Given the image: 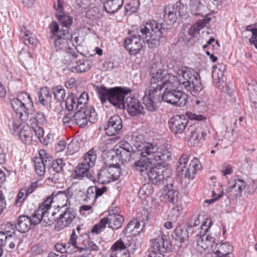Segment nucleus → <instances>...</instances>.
Segmentation results:
<instances>
[{"instance_id": "7ed1b4c3", "label": "nucleus", "mask_w": 257, "mask_h": 257, "mask_svg": "<svg viewBox=\"0 0 257 257\" xmlns=\"http://www.w3.org/2000/svg\"><path fill=\"white\" fill-rule=\"evenodd\" d=\"M96 90L98 98L102 104L108 101L117 108L125 109V100L132 92L130 88L121 87H115L107 88L104 86H97Z\"/></svg>"}, {"instance_id": "a19ab883", "label": "nucleus", "mask_w": 257, "mask_h": 257, "mask_svg": "<svg viewBox=\"0 0 257 257\" xmlns=\"http://www.w3.org/2000/svg\"><path fill=\"white\" fill-rule=\"evenodd\" d=\"M65 106L69 111L80 109V105L77 104V97L74 93L68 94L65 100Z\"/></svg>"}, {"instance_id": "e2e57ef3", "label": "nucleus", "mask_w": 257, "mask_h": 257, "mask_svg": "<svg viewBox=\"0 0 257 257\" xmlns=\"http://www.w3.org/2000/svg\"><path fill=\"white\" fill-rule=\"evenodd\" d=\"M79 149V146L78 142L71 141L68 145L67 152L69 155H72L77 152Z\"/></svg>"}, {"instance_id": "a211bd4d", "label": "nucleus", "mask_w": 257, "mask_h": 257, "mask_svg": "<svg viewBox=\"0 0 257 257\" xmlns=\"http://www.w3.org/2000/svg\"><path fill=\"white\" fill-rule=\"evenodd\" d=\"M52 161V157L45 150H41L39 151V157H35L34 159L35 169L37 174L40 176L44 175L46 169L50 168Z\"/></svg>"}, {"instance_id": "2eb2a0df", "label": "nucleus", "mask_w": 257, "mask_h": 257, "mask_svg": "<svg viewBox=\"0 0 257 257\" xmlns=\"http://www.w3.org/2000/svg\"><path fill=\"white\" fill-rule=\"evenodd\" d=\"M164 198L167 199L169 203V206L172 205L174 206L172 208V212L177 217L180 214V211L182 210L181 207L178 205L179 202V192L174 188L172 184H168L164 186Z\"/></svg>"}, {"instance_id": "c756f323", "label": "nucleus", "mask_w": 257, "mask_h": 257, "mask_svg": "<svg viewBox=\"0 0 257 257\" xmlns=\"http://www.w3.org/2000/svg\"><path fill=\"white\" fill-rule=\"evenodd\" d=\"M189 6L191 13L194 16L204 17L208 14L207 7L200 0H190Z\"/></svg>"}, {"instance_id": "6ab92c4d", "label": "nucleus", "mask_w": 257, "mask_h": 257, "mask_svg": "<svg viewBox=\"0 0 257 257\" xmlns=\"http://www.w3.org/2000/svg\"><path fill=\"white\" fill-rule=\"evenodd\" d=\"M143 100L146 108L149 111L154 112L158 109L157 103L161 101V92L156 93L155 91L147 89Z\"/></svg>"}, {"instance_id": "f257e3e1", "label": "nucleus", "mask_w": 257, "mask_h": 257, "mask_svg": "<svg viewBox=\"0 0 257 257\" xmlns=\"http://www.w3.org/2000/svg\"><path fill=\"white\" fill-rule=\"evenodd\" d=\"M138 153L142 158H146L150 164L157 162V165L149 168L147 175L152 184L156 185L163 184L164 173L166 171L165 162L170 160L172 156L171 145L164 144L158 146L156 144L146 142L139 146Z\"/></svg>"}, {"instance_id": "4be33fe9", "label": "nucleus", "mask_w": 257, "mask_h": 257, "mask_svg": "<svg viewBox=\"0 0 257 257\" xmlns=\"http://www.w3.org/2000/svg\"><path fill=\"white\" fill-rule=\"evenodd\" d=\"M77 238V235L75 231L73 230L68 242L67 243H57L55 246V248L61 253L66 252L72 254L75 252L78 247Z\"/></svg>"}, {"instance_id": "e433bc0d", "label": "nucleus", "mask_w": 257, "mask_h": 257, "mask_svg": "<svg viewBox=\"0 0 257 257\" xmlns=\"http://www.w3.org/2000/svg\"><path fill=\"white\" fill-rule=\"evenodd\" d=\"M187 82L190 83V90L195 92H200L203 89V86L200 80L199 74L194 71L192 77L190 76L187 78Z\"/></svg>"}, {"instance_id": "0e129e2a", "label": "nucleus", "mask_w": 257, "mask_h": 257, "mask_svg": "<svg viewBox=\"0 0 257 257\" xmlns=\"http://www.w3.org/2000/svg\"><path fill=\"white\" fill-rule=\"evenodd\" d=\"M200 215H193L190 218L189 221L187 223L188 228L196 227L200 224L199 219Z\"/></svg>"}, {"instance_id": "864d4df0", "label": "nucleus", "mask_w": 257, "mask_h": 257, "mask_svg": "<svg viewBox=\"0 0 257 257\" xmlns=\"http://www.w3.org/2000/svg\"><path fill=\"white\" fill-rule=\"evenodd\" d=\"M79 252H82L83 250H90V251H98L99 247L92 241H88L87 244L84 243L83 246H79L77 248Z\"/></svg>"}, {"instance_id": "de8ad7c7", "label": "nucleus", "mask_w": 257, "mask_h": 257, "mask_svg": "<svg viewBox=\"0 0 257 257\" xmlns=\"http://www.w3.org/2000/svg\"><path fill=\"white\" fill-rule=\"evenodd\" d=\"M52 90L55 99L57 102H61L64 100L66 95V91L62 86L60 85L54 86L53 87Z\"/></svg>"}, {"instance_id": "8fccbe9b", "label": "nucleus", "mask_w": 257, "mask_h": 257, "mask_svg": "<svg viewBox=\"0 0 257 257\" xmlns=\"http://www.w3.org/2000/svg\"><path fill=\"white\" fill-rule=\"evenodd\" d=\"M248 90L250 101L253 106L257 108V84H249Z\"/></svg>"}, {"instance_id": "6e6552de", "label": "nucleus", "mask_w": 257, "mask_h": 257, "mask_svg": "<svg viewBox=\"0 0 257 257\" xmlns=\"http://www.w3.org/2000/svg\"><path fill=\"white\" fill-rule=\"evenodd\" d=\"M190 157V154L188 152L182 155L177 162V173L182 178L184 177L188 180H192L197 171L200 170L202 167L200 161L196 157L189 162Z\"/></svg>"}, {"instance_id": "ea45409f", "label": "nucleus", "mask_w": 257, "mask_h": 257, "mask_svg": "<svg viewBox=\"0 0 257 257\" xmlns=\"http://www.w3.org/2000/svg\"><path fill=\"white\" fill-rule=\"evenodd\" d=\"M121 162L116 151L112 150L107 153L104 158L105 166H119V162Z\"/></svg>"}, {"instance_id": "37998d69", "label": "nucleus", "mask_w": 257, "mask_h": 257, "mask_svg": "<svg viewBox=\"0 0 257 257\" xmlns=\"http://www.w3.org/2000/svg\"><path fill=\"white\" fill-rule=\"evenodd\" d=\"M217 244V248L214 249V252L217 256L218 255H231V251L232 250V247L227 243H222L218 246Z\"/></svg>"}, {"instance_id": "5fc2aeb1", "label": "nucleus", "mask_w": 257, "mask_h": 257, "mask_svg": "<svg viewBox=\"0 0 257 257\" xmlns=\"http://www.w3.org/2000/svg\"><path fill=\"white\" fill-rule=\"evenodd\" d=\"M139 6V0H130L129 2L125 6V9L126 12H130L131 13H135Z\"/></svg>"}, {"instance_id": "3c124183", "label": "nucleus", "mask_w": 257, "mask_h": 257, "mask_svg": "<svg viewBox=\"0 0 257 257\" xmlns=\"http://www.w3.org/2000/svg\"><path fill=\"white\" fill-rule=\"evenodd\" d=\"M188 135L189 136V140L191 141H197L198 139L197 135L199 133H201V128L197 127L195 125H191L186 132Z\"/></svg>"}, {"instance_id": "7c9ffc66", "label": "nucleus", "mask_w": 257, "mask_h": 257, "mask_svg": "<svg viewBox=\"0 0 257 257\" xmlns=\"http://www.w3.org/2000/svg\"><path fill=\"white\" fill-rule=\"evenodd\" d=\"M65 164L63 162L62 159H58L55 161L52 158V161L51 162L50 168L49 179H51L52 181L55 182L58 179V174L60 173L64 172V167Z\"/></svg>"}, {"instance_id": "49530a36", "label": "nucleus", "mask_w": 257, "mask_h": 257, "mask_svg": "<svg viewBox=\"0 0 257 257\" xmlns=\"http://www.w3.org/2000/svg\"><path fill=\"white\" fill-rule=\"evenodd\" d=\"M212 221L211 218H206L205 221H204L201 225V226L196 229L195 230H192L191 233V235H194V234H196V236H198L199 233H206L208 231L209 228L212 225Z\"/></svg>"}, {"instance_id": "2f4dec72", "label": "nucleus", "mask_w": 257, "mask_h": 257, "mask_svg": "<svg viewBox=\"0 0 257 257\" xmlns=\"http://www.w3.org/2000/svg\"><path fill=\"white\" fill-rule=\"evenodd\" d=\"M126 247L121 239L117 240L111 247L110 257H130V253L125 249Z\"/></svg>"}, {"instance_id": "a18cd8bd", "label": "nucleus", "mask_w": 257, "mask_h": 257, "mask_svg": "<svg viewBox=\"0 0 257 257\" xmlns=\"http://www.w3.org/2000/svg\"><path fill=\"white\" fill-rule=\"evenodd\" d=\"M225 66L223 64H219L213 71L212 76L216 84H219L223 79L224 71Z\"/></svg>"}, {"instance_id": "dca6fc26", "label": "nucleus", "mask_w": 257, "mask_h": 257, "mask_svg": "<svg viewBox=\"0 0 257 257\" xmlns=\"http://www.w3.org/2000/svg\"><path fill=\"white\" fill-rule=\"evenodd\" d=\"M193 237H197V249L202 252L207 251L211 252L214 251V249L217 248V243L215 242V238L206 233H199L198 236H196V234H194Z\"/></svg>"}, {"instance_id": "4d7b16f0", "label": "nucleus", "mask_w": 257, "mask_h": 257, "mask_svg": "<svg viewBox=\"0 0 257 257\" xmlns=\"http://www.w3.org/2000/svg\"><path fill=\"white\" fill-rule=\"evenodd\" d=\"M27 197L25 188H22L17 194L15 205L17 207L21 206Z\"/></svg>"}, {"instance_id": "393cba45", "label": "nucleus", "mask_w": 257, "mask_h": 257, "mask_svg": "<svg viewBox=\"0 0 257 257\" xmlns=\"http://www.w3.org/2000/svg\"><path fill=\"white\" fill-rule=\"evenodd\" d=\"M188 121L180 115L172 117L169 121V128L175 134H181L184 131Z\"/></svg>"}, {"instance_id": "9b49d317", "label": "nucleus", "mask_w": 257, "mask_h": 257, "mask_svg": "<svg viewBox=\"0 0 257 257\" xmlns=\"http://www.w3.org/2000/svg\"><path fill=\"white\" fill-rule=\"evenodd\" d=\"M73 192L69 188L64 191H54L51 196L47 197L43 203L39 206L41 209H43L42 211L48 216H51L52 213L53 214V217L56 214L55 212H50L51 203L56 202L58 204L57 207L60 208L61 206L65 204L67 205L68 203L70 204L69 199L72 196Z\"/></svg>"}, {"instance_id": "bf43d9fd", "label": "nucleus", "mask_w": 257, "mask_h": 257, "mask_svg": "<svg viewBox=\"0 0 257 257\" xmlns=\"http://www.w3.org/2000/svg\"><path fill=\"white\" fill-rule=\"evenodd\" d=\"M89 100L88 95L85 91L81 93L79 97H77V104L80 105V109L85 108V106Z\"/></svg>"}, {"instance_id": "412c9836", "label": "nucleus", "mask_w": 257, "mask_h": 257, "mask_svg": "<svg viewBox=\"0 0 257 257\" xmlns=\"http://www.w3.org/2000/svg\"><path fill=\"white\" fill-rule=\"evenodd\" d=\"M169 237L168 235L162 234L161 237L152 239V250L149 253L153 252L156 254H161L165 252L169 248Z\"/></svg>"}, {"instance_id": "58836bf2", "label": "nucleus", "mask_w": 257, "mask_h": 257, "mask_svg": "<svg viewBox=\"0 0 257 257\" xmlns=\"http://www.w3.org/2000/svg\"><path fill=\"white\" fill-rule=\"evenodd\" d=\"M74 122L81 127H85L88 123L87 115L86 114L85 108H81L74 114Z\"/></svg>"}, {"instance_id": "6e6d98bb", "label": "nucleus", "mask_w": 257, "mask_h": 257, "mask_svg": "<svg viewBox=\"0 0 257 257\" xmlns=\"http://www.w3.org/2000/svg\"><path fill=\"white\" fill-rule=\"evenodd\" d=\"M87 119L91 123H95L97 120V114L93 107L85 108Z\"/></svg>"}, {"instance_id": "338daca9", "label": "nucleus", "mask_w": 257, "mask_h": 257, "mask_svg": "<svg viewBox=\"0 0 257 257\" xmlns=\"http://www.w3.org/2000/svg\"><path fill=\"white\" fill-rule=\"evenodd\" d=\"M119 149L118 150H123L127 151L129 152H136V150L127 142L121 141L119 143Z\"/></svg>"}, {"instance_id": "1a4fd4ad", "label": "nucleus", "mask_w": 257, "mask_h": 257, "mask_svg": "<svg viewBox=\"0 0 257 257\" xmlns=\"http://www.w3.org/2000/svg\"><path fill=\"white\" fill-rule=\"evenodd\" d=\"M163 94L161 93V100L179 107L184 106L187 102L188 96L182 91L177 89V82L174 80L164 87Z\"/></svg>"}, {"instance_id": "9d476101", "label": "nucleus", "mask_w": 257, "mask_h": 257, "mask_svg": "<svg viewBox=\"0 0 257 257\" xmlns=\"http://www.w3.org/2000/svg\"><path fill=\"white\" fill-rule=\"evenodd\" d=\"M97 150L98 149L94 147L85 154L83 161L78 164L75 168L73 174L74 179L81 180L86 177L90 180L95 179L94 175L90 172L89 169L95 165L97 158Z\"/></svg>"}, {"instance_id": "20e7f679", "label": "nucleus", "mask_w": 257, "mask_h": 257, "mask_svg": "<svg viewBox=\"0 0 257 257\" xmlns=\"http://www.w3.org/2000/svg\"><path fill=\"white\" fill-rule=\"evenodd\" d=\"M42 210L43 209L39 207L33 213L32 218L25 215L20 216L15 224L16 228L19 232L24 233L29 230L32 225L41 223L42 226H48L53 224L56 218L53 217L54 213H52L51 216H48Z\"/></svg>"}, {"instance_id": "39448f33", "label": "nucleus", "mask_w": 257, "mask_h": 257, "mask_svg": "<svg viewBox=\"0 0 257 257\" xmlns=\"http://www.w3.org/2000/svg\"><path fill=\"white\" fill-rule=\"evenodd\" d=\"M50 29V39L53 42L54 49L56 51H65L70 55L74 52L69 46V39L72 35L68 33V30H60L59 24L53 21L49 25Z\"/></svg>"}, {"instance_id": "a878e982", "label": "nucleus", "mask_w": 257, "mask_h": 257, "mask_svg": "<svg viewBox=\"0 0 257 257\" xmlns=\"http://www.w3.org/2000/svg\"><path fill=\"white\" fill-rule=\"evenodd\" d=\"M189 233L187 230L183 229L181 227H177L172 234L173 238L176 241L175 245L179 247H183L184 244L186 245L188 242Z\"/></svg>"}, {"instance_id": "f704fd0d", "label": "nucleus", "mask_w": 257, "mask_h": 257, "mask_svg": "<svg viewBox=\"0 0 257 257\" xmlns=\"http://www.w3.org/2000/svg\"><path fill=\"white\" fill-rule=\"evenodd\" d=\"M51 100L52 95L49 88L41 87L38 92L39 102L46 107H50Z\"/></svg>"}, {"instance_id": "473e14b6", "label": "nucleus", "mask_w": 257, "mask_h": 257, "mask_svg": "<svg viewBox=\"0 0 257 257\" xmlns=\"http://www.w3.org/2000/svg\"><path fill=\"white\" fill-rule=\"evenodd\" d=\"M149 213L146 210H143L138 214L137 220L135 222L134 228L135 229V234H140L142 232L146 224L148 222Z\"/></svg>"}, {"instance_id": "603ef678", "label": "nucleus", "mask_w": 257, "mask_h": 257, "mask_svg": "<svg viewBox=\"0 0 257 257\" xmlns=\"http://www.w3.org/2000/svg\"><path fill=\"white\" fill-rule=\"evenodd\" d=\"M116 151L122 163L129 161L132 157V155L135 153L123 150L116 149Z\"/></svg>"}, {"instance_id": "72a5a7b5", "label": "nucleus", "mask_w": 257, "mask_h": 257, "mask_svg": "<svg viewBox=\"0 0 257 257\" xmlns=\"http://www.w3.org/2000/svg\"><path fill=\"white\" fill-rule=\"evenodd\" d=\"M55 16L61 26V28L60 29V30H68V33L71 34L72 32L70 28L73 24V18L64 13L62 14L56 13Z\"/></svg>"}, {"instance_id": "aec40b11", "label": "nucleus", "mask_w": 257, "mask_h": 257, "mask_svg": "<svg viewBox=\"0 0 257 257\" xmlns=\"http://www.w3.org/2000/svg\"><path fill=\"white\" fill-rule=\"evenodd\" d=\"M125 109L132 116L140 117L145 114L144 107L140 101L130 95L125 100Z\"/></svg>"}, {"instance_id": "c03bdc74", "label": "nucleus", "mask_w": 257, "mask_h": 257, "mask_svg": "<svg viewBox=\"0 0 257 257\" xmlns=\"http://www.w3.org/2000/svg\"><path fill=\"white\" fill-rule=\"evenodd\" d=\"M149 161H148L144 159H140L136 161L134 165V167L136 170L139 171L142 176L148 174L149 171Z\"/></svg>"}, {"instance_id": "680f3d73", "label": "nucleus", "mask_w": 257, "mask_h": 257, "mask_svg": "<svg viewBox=\"0 0 257 257\" xmlns=\"http://www.w3.org/2000/svg\"><path fill=\"white\" fill-rule=\"evenodd\" d=\"M31 124L36 136L40 141H41V138L43 137L44 134L43 129L38 125L37 123H35V122H31Z\"/></svg>"}, {"instance_id": "423d86ee", "label": "nucleus", "mask_w": 257, "mask_h": 257, "mask_svg": "<svg viewBox=\"0 0 257 257\" xmlns=\"http://www.w3.org/2000/svg\"><path fill=\"white\" fill-rule=\"evenodd\" d=\"M160 63L153 64L150 68V81L148 89L155 91L156 93L161 92L167 84L176 80L174 76L170 75L167 71L162 68Z\"/></svg>"}, {"instance_id": "f8f14e48", "label": "nucleus", "mask_w": 257, "mask_h": 257, "mask_svg": "<svg viewBox=\"0 0 257 257\" xmlns=\"http://www.w3.org/2000/svg\"><path fill=\"white\" fill-rule=\"evenodd\" d=\"M124 221L123 216L114 213H109L107 216L101 218L98 223L93 226L88 235L90 236V234L93 233L99 234L104 230L106 225L113 230H117L121 227Z\"/></svg>"}, {"instance_id": "4c0bfd02", "label": "nucleus", "mask_w": 257, "mask_h": 257, "mask_svg": "<svg viewBox=\"0 0 257 257\" xmlns=\"http://www.w3.org/2000/svg\"><path fill=\"white\" fill-rule=\"evenodd\" d=\"M95 179L91 180L94 183L98 182L102 184H106L110 183L112 180L110 177L108 170L106 167H102L97 173L96 176H94Z\"/></svg>"}, {"instance_id": "052dcab7", "label": "nucleus", "mask_w": 257, "mask_h": 257, "mask_svg": "<svg viewBox=\"0 0 257 257\" xmlns=\"http://www.w3.org/2000/svg\"><path fill=\"white\" fill-rule=\"evenodd\" d=\"M95 187L90 186L88 187L86 191V197L85 199L86 201H92V203H94L96 199L95 196Z\"/></svg>"}, {"instance_id": "5701e85b", "label": "nucleus", "mask_w": 257, "mask_h": 257, "mask_svg": "<svg viewBox=\"0 0 257 257\" xmlns=\"http://www.w3.org/2000/svg\"><path fill=\"white\" fill-rule=\"evenodd\" d=\"M20 241L15 234L4 233L0 232V244L4 250L11 252L15 247L16 244H19Z\"/></svg>"}, {"instance_id": "13d9d810", "label": "nucleus", "mask_w": 257, "mask_h": 257, "mask_svg": "<svg viewBox=\"0 0 257 257\" xmlns=\"http://www.w3.org/2000/svg\"><path fill=\"white\" fill-rule=\"evenodd\" d=\"M30 122H35L37 123H44L46 122V119L45 118V115L43 113L41 112H37L35 116L32 117L31 115H30Z\"/></svg>"}, {"instance_id": "f3484780", "label": "nucleus", "mask_w": 257, "mask_h": 257, "mask_svg": "<svg viewBox=\"0 0 257 257\" xmlns=\"http://www.w3.org/2000/svg\"><path fill=\"white\" fill-rule=\"evenodd\" d=\"M59 212V221L58 223L62 227H65L69 225L75 219L77 213L76 210L70 206H68L66 204L61 206L58 210Z\"/></svg>"}, {"instance_id": "c9c22d12", "label": "nucleus", "mask_w": 257, "mask_h": 257, "mask_svg": "<svg viewBox=\"0 0 257 257\" xmlns=\"http://www.w3.org/2000/svg\"><path fill=\"white\" fill-rule=\"evenodd\" d=\"M123 4V0H104L103 6L107 13L114 14L122 7Z\"/></svg>"}, {"instance_id": "774afa93", "label": "nucleus", "mask_w": 257, "mask_h": 257, "mask_svg": "<svg viewBox=\"0 0 257 257\" xmlns=\"http://www.w3.org/2000/svg\"><path fill=\"white\" fill-rule=\"evenodd\" d=\"M62 120L65 125L69 126L75 123L74 120V115H72L71 113H68L65 115L63 117Z\"/></svg>"}, {"instance_id": "09e8293b", "label": "nucleus", "mask_w": 257, "mask_h": 257, "mask_svg": "<svg viewBox=\"0 0 257 257\" xmlns=\"http://www.w3.org/2000/svg\"><path fill=\"white\" fill-rule=\"evenodd\" d=\"M106 168L108 170L110 177L112 181L117 180L120 174V168L119 166H105Z\"/></svg>"}, {"instance_id": "0eeeda50", "label": "nucleus", "mask_w": 257, "mask_h": 257, "mask_svg": "<svg viewBox=\"0 0 257 257\" xmlns=\"http://www.w3.org/2000/svg\"><path fill=\"white\" fill-rule=\"evenodd\" d=\"M12 107L21 121H26L34 112L33 102L27 93L21 92L11 101ZM13 117H15L14 116Z\"/></svg>"}, {"instance_id": "c85d7f7f", "label": "nucleus", "mask_w": 257, "mask_h": 257, "mask_svg": "<svg viewBox=\"0 0 257 257\" xmlns=\"http://www.w3.org/2000/svg\"><path fill=\"white\" fill-rule=\"evenodd\" d=\"M72 61L75 62V64L72 67L73 72L82 73L88 71L91 66L92 62L88 60L82 59L77 60L78 55L73 52L72 55Z\"/></svg>"}, {"instance_id": "bb28decb", "label": "nucleus", "mask_w": 257, "mask_h": 257, "mask_svg": "<svg viewBox=\"0 0 257 257\" xmlns=\"http://www.w3.org/2000/svg\"><path fill=\"white\" fill-rule=\"evenodd\" d=\"M180 5V2H177L175 5L172 7L166 6L164 8L163 20L169 26H171L173 23L176 22L177 19L176 14L177 10Z\"/></svg>"}, {"instance_id": "69168bd1", "label": "nucleus", "mask_w": 257, "mask_h": 257, "mask_svg": "<svg viewBox=\"0 0 257 257\" xmlns=\"http://www.w3.org/2000/svg\"><path fill=\"white\" fill-rule=\"evenodd\" d=\"M204 16V18L202 20H198L196 22L195 24L198 27V30L200 31L203 28L206 26L211 20V18H208L207 16Z\"/></svg>"}, {"instance_id": "ddd939ff", "label": "nucleus", "mask_w": 257, "mask_h": 257, "mask_svg": "<svg viewBox=\"0 0 257 257\" xmlns=\"http://www.w3.org/2000/svg\"><path fill=\"white\" fill-rule=\"evenodd\" d=\"M21 121L16 117H12L9 120L8 126L11 132L15 136H19L25 144L30 143L32 140V133L30 128L22 129Z\"/></svg>"}, {"instance_id": "79ce46f5", "label": "nucleus", "mask_w": 257, "mask_h": 257, "mask_svg": "<svg viewBox=\"0 0 257 257\" xmlns=\"http://www.w3.org/2000/svg\"><path fill=\"white\" fill-rule=\"evenodd\" d=\"M22 31L24 33V35L22 37L24 44L29 47L35 46L37 43L36 37L25 27H24Z\"/></svg>"}, {"instance_id": "f03ea898", "label": "nucleus", "mask_w": 257, "mask_h": 257, "mask_svg": "<svg viewBox=\"0 0 257 257\" xmlns=\"http://www.w3.org/2000/svg\"><path fill=\"white\" fill-rule=\"evenodd\" d=\"M169 28L164 23L158 24L155 21L147 23L140 27V33L133 34L124 41L125 49L131 55H136L140 52L145 43V40L149 48H155L164 41V36Z\"/></svg>"}, {"instance_id": "b1692460", "label": "nucleus", "mask_w": 257, "mask_h": 257, "mask_svg": "<svg viewBox=\"0 0 257 257\" xmlns=\"http://www.w3.org/2000/svg\"><path fill=\"white\" fill-rule=\"evenodd\" d=\"M122 128V120L117 115L112 116L107 121L105 130L108 136L118 134Z\"/></svg>"}, {"instance_id": "cd10ccee", "label": "nucleus", "mask_w": 257, "mask_h": 257, "mask_svg": "<svg viewBox=\"0 0 257 257\" xmlns=\"http://www.w3.org/2000/svg\"><path fill=\"white\" fill-rule=\"evenodd\" d=\"M194 71L191 70L188 67H182L178 69V77L176 78V81L187 90H190V83L187 82V78L190 76L192 77Z\"/></svg>"}, {"instance_id": "4468645a", "label": "nucleus", "mask_w": 257, "mask_h": 257, "mask_svg": "<svg viewBox=\"0 0 257 257\" xmlns=\"http://www.w3.org/2000/svg\"><path fill=\"white\" fill-rule=\"evenodd\" d=\"M246 186V183L238 176L232 178L228 182L227 189L224 192V195L229 199L239 198Z\"/></svg>"}]
</instances>
